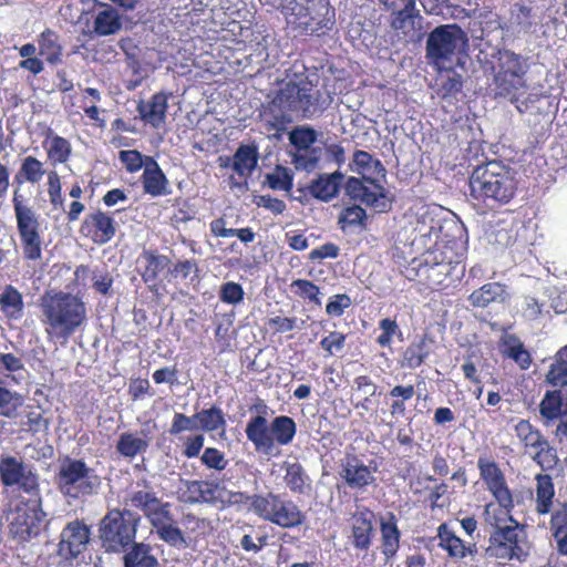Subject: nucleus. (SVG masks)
Here are the masks:
<instances>
[{
	"label": "nucleus",
	"instance_id": "obj_1",
	"mask_svg": "<svg viewBox=\"0 0 567 567\" xmlns=\"http://www.w3.org/2000/svg\"><path fill=\"white\" fill-rule=\"evenodd\" d=\"M451 228L461 233L462 228L454 221L440 226L433 248L413 258L401 274L421 288L442 291L455 288L465 275L466 241L461 236L451 235Z\"/></svg>",
	"mask_w": 567,
	"mask_h": 567
},
{
	"label": "nucleus",
	"instance_id": "obj_2",
	"mask_svg": "<svg viewBox=\"0 0 567 567\" xmlns=\"http://www.w3.org/2000/svg\"><path fill=\"white\" fill-rule=\"evenodd\" d=\"M323 94L306 72L287 74L260 113L268 132L284 133L293 118H312L328 106Z\"/></svg>",
	"mask_w": 567,
	"mask_h": 567
},
{
	"label": "nucleus",
	"instance_id": "obj_3",
	"mask_svg": "<svg viewBox=\"0 0 567 567\" xmlns=\"http://www.w3.org/2000/svg\"><path fill=\"white\" fill-rule=\"evenodd\" d=\"M468 185L472 203L483 214L507 205L517 192L514 173L496 159L477 165L470 175Z\"/></svg>",
	"mask_w": 567,
	"mask_h": 567
},
{
	"label": "nucleus",
	"instance_id": "obj_4",
	"mask_svg": "<svg viewBox=\"0 0 567 567\" xmlns=\"http://www.w3.org/2000/svg\"><path fill=\"white\" fill-rule=\"evenodd\" d=\"M44 331L50 341L64 344L87 319L81 297L62 290L45 291L40 298Z\"/></svg>",
	"mask_w": 567,
	"mask_h": 567
},
{
	"label": "nucleus",
	"instance_id": "obj_5",
	"mask_svg": "<svg viewBox=\"0 0 567 567\" xmlns=\"http://www.w3.org/2000/svg\"><path fill=\"white\" fill-rule=\"evenodd\" d=\"M9 536L18 544H27L45 530L49 522L43 509L41 491L38 495H16L7 512Z\"/></svg>",
	"mask_w": 567,
	"mask_h": 567
},
{
	"label": "nucleus",
	"instance_id": "obj_6",
	"mask_svg": "<svg viewBox=\"0 0 567 567\" xmlns=\"http://www.w3.org/2000/svg\"><path fill=\"white\" fill-rule=\"evenodd\" d=\"M467 49V33L457 23L435 27L425 44L426 59L437 70H453Z\"/></svg>",
	"mask_w": 567,
	"mask_h": 567
},
{
	"label": "nucleus",
	"instance_id": "obj_7",
	"mask_svg": "<svg viewBox=\"0 0 567 567\" xmlns=\"http://www.w3.org/2000/svg\"><path fill=\"white\" fill-rule=\"evenodd\" d=\"M247 499L249 509L258 518L282 529L300 528L307 523V513L285 494H252Z\"/></svg>",
	"mask_w": 567,
	"mask_h": 567
},
{
	"label": "nucleus",
	"instance_id": "obj_8",
	"mask_svg": "<svg viewBox=\"0 0 567 567\" xmlns=\"http://www.w3.org/2000/svg\"><path fill=\"white\" fill-rule=\"evenodd\" d=\"M530 543L525 525L518 520H511L503 528L492 529L485 548V557L498 566H506L512 561L525 563L529 557Z\"/></svg>",
	"mask_w": 567,
	"mask_h": 567
},
{
	"label": "nucleus",
	"instance_id": "obj_9",
	"mask_svg": "<svg viewBox=\"0 0 567 567\" xmlns=\"http://www.w3.org/2000/svg\"><path fill=\"white\" fill-rule=\"evenodd\" d=\"M141 517L130 509H110L101 519L99 538L106 553H122L135 543Z\"/></svg>",
	"mask_w": 567,
	"mask_h": 567
},
{
	"label": "nucleus",
	"instance_id": "obj_10",
	"mask_svg": "<svg viewBox=\"0 0 567 567\" xmlns=\"http://www.w3.org/2000/svg\"><path fill=\"white\" fill-rule=\"evenodd\" d=\"M245 432L256 451L269 453L275 442L279 445L290 444L296 435L297 425L288 415L276 416L270 425L265 416L256 415L250 417Z\"/></svg>",
	"mask_w": 567,
	"mask_h": 567
},
{
	"label": "nucleus",
	"instance_id": "obj_11",
	"mask_svg": "<svg viewBox=\"0 0 567 567\" xmlns=\"http://www.w3.org/2000/svg\"><path fill=\"white\" fill-rule=\"evenodd\" d=\"M12 205L17 221V231L22 248V257L27 261L41 259L43 251L42 229L39 216L32 207L24 204L23 196L14 192Z\"/></svg>",
	"mask_w": 567,
	"mask_h": 567
},
{
	"label": "nucleus",
	"instance_id": "obj_12",
	"mask_svg": "<svg viewBox=\"0 0 567 567\" xmlns=\"http://www.w3.org/2000/svg\"><path fill=\"white\" fill-rule=\"evenodd\" d=\"M290 10L289 23L305 34L322 35L336 22V10L329 0H307L305 4L295 2Z\"/></svg>",
	"mask_w": 567,
	"mask_h": 567
},
{
	"label": "nucleus",
	"instance_id": "obj_13",
	"mask_svg": "<svg viewBox=\"0 0 567 567\" xmlns=\"http://www.w3.org/2000/svg\"><path fill=\"white\" fill-rule=\"evenodd\" d=\"M514 432L524 454L528 455L543 471L556 467L558 456L555 447L529 420L520 419L514 425Z\"/></svg>",
	"mask_w": 567,
	"mask_h": 567
},
{
	"label": "nucleus",
	"instance_id": "obj_14",
	"mask_svg": "<svg viewBox=\"0 0 567 567\" xmlns=\"http://www.w3.org/2000/svg\"><path fill=\"white\" fill-rule=\"evenodd\" d=\"M0 481L4 487H18L27 495H38L40 476L32 464L10 454L0 456Z\"/></svg>",
	"mask_w": 567,
	"mask_h": 567
},
{
	"label": "nucleus",
	"instance_id": "obj_15",
	"mask_svg": "<svg viewBox=\"0 0 567 567\" xmlns=\"http://www.w3.org/2000/svg\"><path fill=\"white\" fill-rule=\"evenodd\" d=\"M91 538V529L84 520L69 522L60 534L56 554L64 561H72L83 554Z\"/></svg>",
	"mask_w": 567,
	"mask_h": 567
},
{
	"label": "nucleus",
	"instance_id": "obj_16",
	"mask_svg": "<svg viewBox=\"0 0 567 567\" xmlns=\"http://www.w3.org/2000/svg\"><path fill=\"white\" fill-rule=\"evenodd\" d=\"M477 468L480 477L486 485L487 491L493 495L495 501L506 508H514V498L509 489L505 474L499 465L491 458L478 457Z\"/></svg>",
	"mask_w": 567,
	"mask_h": 567
},
{
	"label": "nucleus",
	"instance_id": "obj_17",
	"mask_svg": "<svg viewBox=\"0 0 567 567\" xmlns=\"http://www.w3.org/2000/svg\"><path fill=\"white\" fill-rule=\"evenodd\" d=\"M117 231V224L110 213L101 209L86 214L79 233L93 244L102 246L111 241Z\"/></svg>",
	"mask_w": 567,
	"mask_h": 567
},
{
	"label": "nucleus",
	"instance_id": "obj_18",
	"mask_svg": "<svg viewBox=\"0 0 567 567\" xmlns=\"http://www.w3.org/2000/svg\"><path fill=\"white\" fill-rule=\"evenodd\" d=\"M92 470L83 460H73L66 457L60 466L58 473V485L60 491L70 495L73 487L78 485L83 494H91L93 484L87 482Z\"/></svg>",
	"mask_w": 567,
	"mask_h": 567
},
{
	"label": "nucleus",
	"instance_id": "obj_19",
	"mask_svg": "<svg viewBox=\"0 0 567 567\" xmlns=\"http://www.w3.org/2000/svg\"><path fill=\"white\" fill-rule=\"evenodd\" d=\"M339 467V476L350 489L363 492L375 482V470L364 464L355 454L347 453Z\"/></svg>",
	"mask_w": 567,
	"mask_h": 567
},
{
	"label": "nucleus",
	"instance_id": "obj_20",
	"mask_svg": "<svg viewBox=\"0 0 567 567\" xmlns=\"http://www.w3.org/2000/svg\"><path fill=\"white\" fill-rule=\"evenodd\" d=\"M374 520L375 515L368 507H363L352 515L349 540L355 550L368 551L370 549L375 535Z\"/></svg>",
	"mask_w": 567,
	"mask_h": 567
},
{
	"label": "nucleus",
	"instance_id": "obj_21",
	"mask_svg": "<svg viewBox=\"0 0 567 567\" xmlns=\"http://www.w3.org/2000/svg\"><path fill=\"white\" fill-rule=\"evenodd\" d=\"M143 268L138 269L142 281L147 289L156 296H159V284L157 282L159 275L169 268L172 261L166 255L159 254L157 250L144 249L141 254Z\"/></svg>",
	"mask_w": 567,
	"mask_h": 567
},
{
	"label": "nucleus",
	"instance_id": "obj_22",
	"mask_svg": "<svg viewBox=\"0 0 567 567\" xmlns=\"http://www.w3.org/2000/svg\"><path fill=\"white\" fill-rule=\"evenodd\" d=\"M125 504L143 513L150 524L166 515L171 504L163 502L156 493L147 489L132 491L125 498Z\"/></svg>",
	"mask_w": 567,
	"mask_h": 567
},
{
	"label": "nucleus",
	"instance_id": "obj_23",
	"mask_svg": "<svg viewBox=\"0 0 567 567\" xmlns=\"http://www.w3.org/2000/svg\"><path fill=\"white\" fill-rule=\"evenodd\" d=\"M436 537L439 539L437 546L446 551L447 557L453 560H462L477 553L476 544H466L446 523H442L437 527Z\"/></svg>",
	"mask_w": 567,
	"mask_h": 567
},
{
	"label": "nucleus",
	"instance_id": "obj_24",
	"mask_svg": "<svg viewBox=\"0 0 567 567\" xmlns=\"http://www.w3.org/2000/svg\"><path fill=\"white\" fill-rule=\"evenodd\" d=\"M171 93L161 91L153 94L148 101H140L136 110L141 120L154 128L161 127L166 121Z\"/></svg>",
	"mask_w": 567,
	"mask_h": 567
},
{
	"label": "nucleus",
	"instance_id": "obj_25",
	"mask_svg": "<svg viewBox=\"0 0 567 567\" xmlns=\"http://www.w3.org/2000/svg\"><path fill=\"white\" fill-rule=\"evenodd\" d=\"M217 487L216 483L209 481L184 480L178 488L179 499L188 504H214L217 501Z\"/></svg>",
	"mask_w": 567,
	"mask_h": 567
},
{
	"label": "nucleus",
	"instance_id": "obj_26",
	"mask_svg": "<svg viewBox=\"0 0 567 567\" xmlns=\"http://www.w3.org/2000/svg\"><path fill=\"white\" fill-rule=\"evenodd\" d=\"M141 183L145 194L159 197L169 194L168 179L152 156H145V168L141 176Z\"/></svg>",
	"mask_w": 567,
	"mask_h": 567
},
{
	"label": "nucleus",
	"instance_id": "obj_27",
	"mask_svg": "<svg viewBox=\"0 0 567 567\" xmlns=\"http://www.w3.org/2000/svg\"><path fill=\"white\" fill-rule=\"evenodd\" d=\"M344 175L340 171L331 174H319L307 186V192L313 198L328 203L338 196Z\"/></svg>",
	"mask_w": 567,
	"mask_h": 567
},
{
	"label": "nucleus",
	"instance_id": "obj_28",
	"mask_svg": "<svg viewBox=\"0 0 567 567\" xmlns=\"http://www.w3.org/2000/svg\"><path fill=\"white\" fill-rule=\"evenodd\" d=\"M567 390L546 391L539 402V414L545 426L556 423L567 413L566 409Z\"/></svg>",
	"mask_w": 567,
	"mask_h": 567
},
{
	"label": "nucleus",
	"instance_id": "obj_29",
	"mask_svg": "<svg viewBox=\"0 0 567 567\" xmlns=\"http://www.w3.org/2000/svg\"><path fill=\"white\" fill-rule=\"evenodd\" d=\"M122 28L121 16L111 4L96 2L93 32L100 37L117 33Z\"/></svg>",
	"mask_w": 567,
	"mask_h": 567
},
{
	"label": "nucleus",
	"instance_id": "obj_30",
	"mask_svg": "<svg viewBox=\"0 0 567 567\" xmlns=\"http://www.w3.org/2000/svg\"><path fill=\"white\" fill-rule=\"evenodd\" d=\"M220 167L227 168L231 165L233 169L243 178L249 176L258 163V152L255 146L240 145L235 152L233 158L219 157Z\"/></svg>",
	"mask_w": 567,
	"mask_h": 567
},
{
	"label": "nucleus",
	"instance_id": "obj_31",
	"mask_svg": "<svg viewBox=\"0 0 567 567\" xmlns=\"http://www.w3.org/2000/svg\"><path fill=\"white\" fill-rule=\"evenodd\" d=\"M158 538L172 547L186 548L188 546L183 530L176 526L171 508L166 511L165 516L158 517L151 524Z\"/></svg>",
	"mask_w": 567,
	"mask_h": 567
},
{
	"label": "nucleus",
	"instance_id": "obj_32",
	"mask_svg": "<svg viewBox=\"0 0 567 567\" xmlns=\"http://www.w3.org/2000/svg\"><path fill=\"white\" fill-rule=\"evenodd\" d=\"M499 350L503 357L512 359L520 370H527L533 363L529 351L514 333H505L499 339Z\"/></svg>",
	"mask_w": 567,
	"mask_h": 567
},
{
	"label": "nucleus",
	"instance_id": "obj_33",
	"mask_svg": "<svg viewBox=\"0 0 567 567\" xmlns=\"http://www.w3.org/2000/svg\"><path fill=\"white\" fill-rule=\"evenodd\" d=\"M284 470V483L292 494L309 495L312 492V480L299 462L285 463Z\"/></svg>",
	"mask_w": 567,
	"mask_h": 567
},
{
	"label": "nucleus",
	"instance_id": "obj_34",
	"mask_svg": "<svg viewBox=\"0 0 567 567\" xmlns=\"http://www.w3.org/2000/svg\"><path fill=\"white\" fill-rule=\"evenodd\" d=\"M0 311L9 321H19L24 316L23 295L13 285H6L0 292Z\"/></svg>",
	"mask_w": 567,
	"mask_h": 567
},
{
	"label": "nucleus",
	"instance_id": "obj_35",
	"mask_svg": "<svg viewBox=\"0 0 567 567\" xmlns=\"http://www.w3.org/2000/svg\"><path fill=\"white\" fill-rule=\"evenodd\" d=\"M122 559L123 567H161L151 545L145 543H133L124 550Z\"/></svg>",
	"mask_w": 567,
	"mask_h": 567
},
{
	"label": "nucleus",
	"instance_id": "obj_36",
	"mask_svg": "<svg viewBox=\"0 0 567 567\" xmlns=\"http://www.w3.org/2000/svg\"><path fill=\"white\" fill-rule=\"evenodd\" d=\"M47 152V158L52 166L66 163L72 154V145L69 140L60 135H52L49 130V135L42 143Z\"/></svg>",
	"mask_w": 567,
	"mask_h": 567
},
{
	"label": "nucleus",
	"instance_id": "obj_37",
	"mask_svg": "<svg viewBox=\"0 0 567 567\" xmlns=\"http://www.w3.org/2000/svg\"><path fill=\"white\" fill-rule=\"evenodd\" d=\"M525 74L495 73L494 83L496 93L499 96L517 101L520 93L526 89Z\"/></svg>",
	"mask_w": 567,
	"mask_h": 567
},
{
	"label": "nucleus",
	"instance_id": "obj_38",
	"mask_svg": "<svg viewBox=\"0 0 567 567\" xmlns=\"http://www.w3.org/2000/svg\"><path fill=\"white\" fill-rule=\"evenodd\" d=\"M381 532V551L389 560L399 551L401 532L396 524V518L391 514L388 520H382L380 525Z\"/></svg>",
	"mask_w": 567,
	"mask_h": 567
},
{
	"label": "nucleus",
	"instance_id": "obj_39",
	"mask_svg": "<svg viewBox=\"0 0 567 567\" xmlns=\"http://www.w3.org/2000/svg\"><path fill=\"white\" fill-rule=\"evenodd\" d=\"M536 481V498L535 511L538 515H546L550 513L553 501L555 497V486L550 475L537 474Z\"/></svg>",
	"mask_w": 567,
	"mask_h": 567
},
{
	"label": "nucleus",
	"instance_id": "obj_40",
	"mask_svg": "<svg viewBox=\"0 0 567 567\" xmlns=\"http://www.w3.org/2000/svg\"><path fill=\"white\" fill-rule=\"evenodd\" d=\"M549 530L556 543V550L567 557V505L563 504L551 513Z\"/></svg>",
	"mask_w": 567,
	"mask_h": 567
},
{
	"label": "nucleus",
	"instance_id": "obj_41",
	"mask_svg": "<svg viewBox=\"0 0 567 567\" xmlns=\"http://www.w3.org/2000/svg\"><path fill=\"white\" fill-rule=\"evenodd\" d=\"M47 174L44 164L35 156L28 155L21 159L20 167L14 175V183L22 185L29 183L39 184Z\"/></svg>",
	"mask_w": 567,
	"mask_h": 567
},
{
	"label": "nucleus",
	"instance_id": "obj_42",
	"mask_svg": "<svg viewBox=\"0 0 567 567\" xmlns=\"http://www.w3.org/2000/svg\"><path fill=\"white\" fill-rule=\"evenodd\" d=\"M365 181L368 184L364 192L357 200L378 209V212H388L391 208V203L386 199L383 186L377 182V178L365 177Z\"/></svg>",
	"mask_w": 567,
	"mask_h": 567
},
{
	"label": "nucleus",
	"instance_id": "obj_43",
	"mask_svg": "<svg viewBox=\"0 0 567 567\" xmlns=\"http://www.w3.org/2000/svg\"><path fill=\"white\" fill-rule=\"evenodd\" d=\"M39 54L50 64H56L62 58V45L59 42V34L52 29H45L38 37Z\"/></svg>",
	"mask_w": 567,
	"mask_h": 567
},
{
	"label": "nucleus",
	"instance_id": "obj_44",
	"mask_svg": "<svg viewBox=\"0 0 567 567\" xmlns=\"http://www.w3.org/2000/svg\"><path fill=\"white\" fill-rule=\"evenodd\" d=\"M352 162L355 166L354 171L362 176L372 178L385 176V168L381 161L367 151H354Z\"/></svg>",
	"mask_w": 567,
	"mask_h": 567
},
{
	"label": "nucleus",
	"instance_id": "obj_45",
	"mask_svg": "<svg viewBox=\"0 0 567 567\" xmlns=\"http://www.w3.org/2000/svg\"><path fill=\"white\" fill-rule=\"evenodd\" d=\"M519 220L513 215L507 214L498 218L494 225L495 241L502 246H511L516 241Z\"/></svg>",
	"mask_w": 567,
	"mask_h": 567
},
{
	"label": "nucleus",
	"instance_id": "obj_46",
	"mask_svg": "<svg viewBox=\"0 0 567 567\" xmlns=\"http://www.w3.org/2000/svg\"><path fill=\"white\" fill-rule=\"evenodd\" d=\"M415 394V389L413 384L394 385L390 391L389 395L391 398L390 404V413L392 416H404L406 414V402L412 400Z\"/></svg>",
	"mask_w": 567,
	"mask_h": 567
},
{
	"label": "nucleus",
	"instance_id": "obj_47",
	"mask_svg": "<svg viewBox=\"0 0 567 567\" xmlns=\"http://www.w3.org/2000/svg\"><path fill=\"white\" fill-rule=\"evenodd\" d=\"M513 508H506L498 503H488L484 506L483 518L493 529L503 528L511 524V520H516L511 514Z\"/></svg>",
	"mask_w": 567,
	"mask_h": 567
},
{
	"label": "nucleus",
	"instance_id": "obj_48",
	"mask_svg": "<svg viewBox=\"0 0 567 567\" xmlns=\"http://www.w3.org/2000/svg\"><path fill=\"white\" fill-rule=\"evenodd\" d=\"M546 382L553 386L567 385V344L557 352L546 374Z\"/></svg>",
	"mask_w": 567,
	"mask_h": 567
},
{
	"label": "nucleus",
	"instance_id": "obj_49",
	"mask_svg": "<svg viewBox=\"0 0 567 567\" xmlns=\"http://www.w3.org/2000/svg\"><path fill=\"white\" fill-rule=\"evenodd\" d=\"M195 416L199 422L200 429L205 432L224 430L226 426L224 412L216 405H213L209 409H203L200 412H197Z\"/></svg>",
	"mask_w": 567,
	"mask_h": 567
},
{
	"label": "nucleus",
	"instance_id": "obj_50",
	"mask_svg": "<svg viewBox=\"0 0 567 567\" xmlns=\"http://www.w3.org/2000/svg\"><path fill=\"white\" fill-rule=\"evenodd\" d=\"M338 225L342 231L357 227L364 229L367 227V213L361 206H348L339 214Z\"/></svg>",
	"mask_w": 567,
	"mask_h": 567
},
{
	"label": "nucleus",
	"instance_id": "obj_51",
	"mask_svg": "<svg viewBox=\"0 0 567 567\" xmlns=\"http://www.w3.org/2000/svg\"><path fill=\"white\" fill-rule=\"evenodd\" d=\"M503 287L498 282H487L474 290L468 300L473 307L485 308L494 302L503 293Z\"/></svg>",
	"mask_w": 567,
	"mask_h": 567
},
{
	"label": "nucleus",
	"instance_id": "obj_52",
	"mask_svg": "<svg viewBox=\"0 0 567 567\" xmlns=\"http://www.w3.org/2000/svg\"><path fill=\"white\" fill-rule=\"evenodd\" d=\"M148 442L135 436L133 433H122L116 443V451L124 457L133 458L137 454L145 452Z\"/></svg>",
	"mask_w": 567,
	"mask_h": 567
},
{
	"label": "nucleus",
	"instance_id": "obj_53",
	"mask_svg": "<svg viewBox=\"0 0 567 567\" xmlns=\"http://www.w3.org/2000/svg\"><path fill=\"white\" fill-rule=\"evenodd\" d=\"M429 357V351L426 349V339L425 337L421 338L416 342H412L402 354V367L409 369H415L421 367L426 358Z\"/></svg>",
	"mask_w": 567,
	"mask_h": 567
},
{
	"label": "nucleus",
	"instance_id": "obj_54",
	"mask_svg": "<svg viewBox=\"0 0 567 567\" xmlns=\"http://www.w3.org/2000/svg\"><path fill=\"white\" fill-rule=\"evenodd\" d=\"M23 398L20 393L0 385V416L14 419L19 408L22 406Z\"/></svg>",
	"mask_w": 567,
	"mask_h": 567
},
{
	"label": "nucleus",
	"instance_id": "obj_55",
	"mask_svg": "<svg viewBox=\"0 0 567 567\" xmlns=\"http://www.w3.org/2000/svg\"><path fill=\"white\" fill-rule=\"evenodd\" d=\"M292 293L303 300L321 306L320 287L308 279H295L290 285Z\"/></svg>",
	"mask_w": 567,
	"mask_h": 567
},
{
	"label": "nucleus",
	"instance_id": "obj_56",
	"mask_svg": "<svg viewBox=\"0 0 567 567\" xmlns=\"http://www.w3.org/2000/svg\"><path fill=\"white\" fill-rule=\"evenodd\" d=\"M496 73L525 74L526 66L519 54L505 50L499 53L498 71Z\"/></svg>",
	"mask_w": 567,
	"mask_h": 567
},
{
	"label": "nucleus",
	"instance_id": "obj_57",
	"mask_svg": "<svg viewBox=\"0 0 567 567\" xmlns=\"http://www.w3.org/2000/svg\"><path fill=\"white\" fill-rule=\"evenodd\" d=\"M321 150L313 147L303 151H296L292 155V163L297 169L312 172L318 167Z\"/></svg>",
	"mask_w": 567,
	"mask_h": 567
},
{
	"label": "nucleus",
	"instance_id": "obj_58",
	"mask_svg": "<svg viewBox=\"0 0 567 567\" xmlns=\"http://www.w3.org/2000/svg\"><path fill=\"white\" fill-rule=\"evenodd\" d=\"M317 140V133L312 127L300 126L296 127L289 134V141L291 145L296 147V151H303L313 148L312 144Z\"/></svg>",
	"mask_w": 567,
	"mask_h": 567
},
{
	"label": "nucleus",
	"instance_id": "obj_59",
	"mask_svg": "<svg viewBox=\"0 0 567 567\" xmlns=\"http://www.w3.org/2000/svg\"><path fill=\"white\" fill-rule=\"evenodd\" d=\"M200 462L206 468L217 472L226 470L229 463L225 453L217 447H206L200 455Z\"/></svg>",
	"mask_w": 567,
	"mask_h": 567
},
{
	"label": "nucleus",
	"instance_id": "obj_60",
	"mask_svg": "<svg viewBox=\"0 0 567 567\" xmlns=\"http://www.w3.org/2000/svg\"><path fill=\"white\" fill-rule=\"evenodd\" d=\"M48 195L53 209H64V199L62 197L61 179L56 171H50L48 174Z\"/></svg>",
	"mask_w": 567,
	"mask_h": 567
},
{
	"label": "nucleus",
	"instance_id": "obj_61",
	"mask_svg": "<svg viewBox=\"0 0 567 567\" xmlns=\"http://www.w3.org/2000/svg\"><path fill=\"white\" fill-rule=\"evenodd\" d=\"M379 328L381 329V333L377 338V343L381 348H390L392 344V339L395 334L402 336V332L399 328V324L394 319L384 318L379 321Z\"/></svg>",
	"mask_w": 567,
	"mask_h": 567
},
{
	"label": "nucleus",
	"instance_id": "obj_62",
	"mask_svg": "<svg viewBox=\"0 0 567 567\" xmlns=\"http://www.w3.org/2000/svg\"><path fill=\"white\" fill-rule=\"evenodd\" d=\"M21 430L35 435L42 431H47L49 421L42 415V413L32 410L24 415V420L20 423Z\"/></svg>",
	"mask_w": 567,
	"mask_h": 567
},
{
	"label": "nucleus",
	"instance_id": "obj_63",
	"mask_svg": "<svg viewBox=\"0 0 567 567\" xmlns=\"http://www.w3.org/2000/svg\"><path fill=\"white\" fill-rule=\"evenodd\" d=\"M267 184L271 189L290 190L292 187V176L286 167L278 165L274 173L268 174Z\"/></svg>",
	"mask_w": 567,
	"mask_h": 567
},
{
	"label": "nucleus",
	"instance_id": "obj_64",
	"mask_svg": "<svg viewBox=\"0 0 567 567\" xmlns=\"http://www.w3.org/2000/svg\"><path fill=\"white\" fill-rule=\"evenodd\" d=\"M347 336L340 331H331L323 337L319 343L320 348L326 352L324 357H332L346 347Z\"/></svg>",
	"mask_w": 567,
	"mask_h": 567
}]
</instances>
